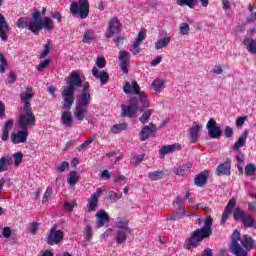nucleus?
<instances>
[{
    "label": "nucleus",
    "instance_id": "49530a36",
    "mask_svg": "<svg viewBox=\"0 0 256 256\" xmlns=\"http://www.w3.org/2000/svg\"><path fill=\"white\" fill-rule=\"evenodd\" d=\"M141 44H139V42H134L131 46H130V51L132 53V55H139L141 53Z\"/></svg>",
    "mask_w": 256,
    "mask_h": 256
},
{
    "label": "nucleus",
    "instance_id": "864d4df0",
    "mask_svg": "<svg viewBox=\"0 0 256 256\" xmlns=\"http://www.w3.org/2000/svg\"><path fill=\"white\" fill-rule=\"evenodd\" d=\"M39 222L30 223L29 231L32 235H37V231L39 230Z\"/></svg>",
    "mask_w": 256,
    "mask_h": 256
},
{
    "label": "nucleus",
    "instance_id": "dca6fc26",
    "mask_svg": "<svg viewBox=\"0 0 256 256\" xmlns=\"http://www.w3.org/2000/svg\"><path fill=\"white\" fill-rule=\"evenodd\" d=\"M155 131H157V126L153 123H150L149 126H144L139 132L140 141H147L149 137L153 136Z\"/></svg>",
    "mask_w": 256,
    "mask_h": 256
},
{
    "label": "nucleus",
    "instance_id": "20e7f679",
    "mask_svg": "<svg viewBox=\"0 0 256 256\" xmlns=\"http://www.w3.org/2000/svg\"><path fill=\"white\" fill-rule=\"evenodd\" d=\"M36 123H37V118L33 113V108H31V103L25 102L24 113L21 114L18 118L19 129L29 130L32 127H35Z\"/></svg>",
    "mask_w": 256,
    "mask_h": 256
},
{
    "label": "nucleus",
    "instance_id": "423d86ee",
    "mask_svg": "<svg viewBox=\"0 0 256 256\" xmlns=\"http://www.w3.org/2000/svg\"><path fill=\"white\" fill-rule=\"evenodd\" d=\"M89 0H79L72 2L70 5L71 15H79L80 19H87L89 17Z\"/></svg>",
    "mask_w": 256,
    "mask_h": 256
},
{
    "label": "nucleus",
    "instance_id": "c85d7f7f",
    "mask_svg": "<svg viewBox=\"0 0 256 256\" xmlns=\"http://www.w3.org/2000/svg\"><path fill=\"white\" fill-rule=\"evenodd\" d=\"M34 97H35V93H33V88L31 87L26 88V91L20 94V99L21 101H23L24 107H25V103H29V100L33 99Z\"/></svg>",
    "mask_w": 256,
    "mask_h": 256
},
{
    "label": "nucleus",
    "instance_id": "6ab92c4d",
    "mask_svg": "<svg viewBox=\"0 0 256 256\" xmlns=\"http://www.w3.org/2000/svg\"><path fill=\"white\" fill-rule=\"evenodd\" d=\"M109 221V214H107L105 210H99L96 213V225L98 229H101V227H105V225H108Z\"/></svg>",
    "mask_w": 256,
    "mask_h": 256
},
{
    "label": "nucleus",
    "instance_id": "c756f323",
    "mask_svg": "<svg viewBox=\"0 0 256 256\" xmlns=\"http://www.w3.org/2000/svg\"><path fill=\"white\" fill-rule=\"evenodd\" d=\"M28 31L37 35L41 31V20H33L28 24Z\"/></svg>",
    "mask_w": 256,
    "mask_h": 256
},
{
    "label": "nucleus",
    "instance_id": "0eeeda50",
    "mask_svg": "<svg viewBox=\"0 0 256 256\" xmlns=\"http://www.w3.org/2000/svg\"><path fill=\"white\" fill-rule=\"evenodd\" d=\"M137 111H139V98L134 96L130 99V105H121L120 117L123 119H125V117L133 119L137 117Z\"/></svg>",
    "mask_w": 256,
    "mask_h": 256
},
{
    "label": "nucleus",
    "instance_id": "cd10ccee",
    "mask_svg": "<svg viewBox=\"0 0 256 256\" xmlns=\"http://www.w3.org/2000/svg\"><path fill=\"white\" fill-rule=\"evenodd\" d=\"M191 167H193V164L190 162L187 164H183L182 166H179L177 168H174L173 172L175 173V175H178L179 177H185V175H187Z\"/></svg>",
    "mask_w": 256,
    "mask_h": 256
},
{
    "label": "nucleus",
    "instance_id": "09e8293b",
    "mask_svg": "<svg viewBox=\"0 0 256 256\" xmlns=\"http://www.w3.org/2000/svg\"><path fill=\"white\" fill-rule=\"evenodd\" d=\"M144 159H145V154L135 156L132 158V165H134V167H138V165H141Z\"/></svg>",
    "mask_w": 256,
    "mask_h": 256
},
{
    "label": "nucleus",
    "instance_id": "7ed1b4c3",
    "mask_svg": "<svg viewBox=\"0 0 256 256\" xmlns=\"http://www.w3.org/2000/svg\"><path fill=\"white\" fill-rule=\"evenodd\" d=\"M231 241V252L235 256H248L256 247V241L247 234L241 237L239 230H234Z\"/></svg>",
    "mask_w": 256,
    "mask_h": 256
},
{
    "label": "nucleus",
    "instance_id": "2f4dec72",
    "mask_svg": "<svg viewBox=\"0 0 256 256\" xmlns=\"http://www.w3.org/2000/svg\"><path fill=\"white\" fill-rule=\"evenodd\" d=\"M176 4L180 7H189L190 9H195L199 5L198 0H176Z\"/></svg>",
    "mask_w": 256,
    "mask_h": 256
},
{
    "label": "nucleus",
    "instance_id": "ea45409f",
    "mask_svg": "<svg viewBox=\"0 0 256 256\" xmlns=\"http://www.w3.org/2000/svg\"><path fill=\"white\" fill-rule=\"evenodd\" d=\"M125 129H127L126 123L115 124L111 127V133H114V134L121 133V131H125Z\"/></svg>",
    "mask_w": 256,
    "mask_h": 256
},
{
    "label": "nucleus",
    "instance_id": "79ce46f5",
    "mask_svg": "<svg viewBox=\"0 0 256 256\" xmlns=\"http://www.w3.org/2000/svg\"><path fill=\"white\" fill-rule=\"evenodd\" d=\"M164 85L165 82H163V80L156 79L152 82V87L156 93H161V89H163Z\"/></svg>",
    "mask_w": 256,
    "mask_h": 256
},
{
    "label": "nucleus",
    "instance_id": "412c9836",
    "mask_svg": "<svg viewBox=\"0 0 256 256\" xmlns=\"http://www.w3.org/2000/svg\"><path fill=\"white\" fill-rule=\"evenodd\" d=\"M207 179H209V170H204L196 175L194 184L196 187H205L207 185Z\"/></svg>",
    "mask_w": 256,
    "mask_h": 256
},
{
    "label": "nucleus",
    "instance_id": "052dcab7",
    "mask_svg": "<svg viewBox=\"0 0 256 256\" xmlns=\"http://www.w3.org/2000/svg\"><path fill=\"white\" fill-rule=\"evenodd\" d=\"M94 139L93 138H88L86 141H84V143H82L79 147H78V151H83V149H85L86 147H89V145H91V143H93Z\"/></svg>",
    "mask_w": 256,
    "mask_h": 256
},
{
    "label": "nucleus",
    "instance_id": "39448f33",
    "mask_svg": "<svg viewBox=\"0 0 256 256\" xmlns=\"http://www.w3.org/2000/svg\"><path fill=\"white\" fill-rule=\"evenodd\" d=\"M234 221H241L245 229H255V216L246 214L241 208L236 207L233 212Z\"/></svg>",
    "mask_w": 256,
    "mask_h": 256
},
{
    "label": "nucleus",
    "instance_id": "4d7b16f0",
    "mask_svg": "<svg viewBox=\"0 0 256 256\" xmlns=\"http://www.w3.org/2000/svg\"><path fill=\"white\" fill-rule=\"evenodd\" d=\"M121 181H123V185H125V183H127V178L123 174L118 173L117 176L114 177L113 182L121 183Z\"/></svg>",
    "mask_w": 256,
    "mask_h": 256
},
{
    "label": "nucleus",
    "instance_id": "c03bdc74",
    "mask_svg": "<svg viewBox=\"0 0 256 256\" xmlns=\"http://www.w3.org/2000/svg\"><path fill=\"white\" fill-rule=\"evenodd\" d=\"M15 167H19L23 163V152H17L13 155Z\"/></svg>",
    "mask_w": 256,
    "mask_h": 256
},
{
    "label": "nucleus",
    "instance_id": "bf43d9fd",
    "mask_svg": "<svg viewBox=\"0 0 256 256\" xmlns=\"http://www.w3.org/2000/svg\"><path fill=\"white\" fill-rule=\"evenodd\" d=\"M65 169H69V162H62L60 166H57L56 171L57 173H63Z\"/></svg>",
    "mask_w": 256,
    "mask_h": 256
},
{
    "label": "nucleus",
    "instance_id": "de8ad7c7",
    "mask_svg": "<svg viewBox=\"0 0 256 256\" xmlns=\"http://www.w3.org/2000/svg\"><path fill=\"white\" fill-rule=\"evenodd\" d=\"M51 195H53V188L51 186H48L43 195L42 203H47V201H49V199L51 198Z\"/></svg>",
    "mask_w": 256,
    "mask_h": 256
},
{
    "label": "nucleus",
    "instance_id": "9d476101",
    "mask_svg": "<svg viewBox=\"0 0 256 256\" xmlns=\"http://www.w3.org/2000/svg\"><path fill=\"white\" fill-rule=\"evenodd\" d=\"M206 128L211 139H219V137H221V133H223L221 131V127L217 126V122L213 118L209 119L206 124Z\"/></svg>",
    "mask_w": 256,
    "mask_h": 256
},
{
    "label": "nucleus",
    "instance_id": "6e6d98bb",
    "mask_svg": "<svg viewBox=\"0 0 256 256\" xmlns=\"http://www.w3.org/2000/svg\"><path fill=\"white\" fill-rule=\"evenodd\" d=\"M190 27L187 23H181L180 24V33L182 35H189Z\"/></svg>",
    "mask_w": 256,
    "mask_h": 256
},
{
    "label": "nucleus",
    "instance_id": "69168bd1",
    "mask_svg": "<svg viewBox=\"0 0 256 256\" xmlns=\"http://www.w3.org/2000/svg\"><path fill=\"white\" fill-rule=\"evenodd\" d=\"M85 231H86V233H85L86 239L89 241L90 239L93 238V230H92L91 226L88 225L86 227Z\"/></svg>",
    "mask_w": 256,
    "mask_h": 256
},
{
    "label": "nucleus",
    "instance_id": "f257e3e1",
    "mask_svg": "<svg viewBox=\"0 0 256 256\" xmlns=\"http://www.w3.org/2000/svg\"><path fill=\"white\" fill-rule=\"evenodd\" d=\"M69 81L66 86L61 88V96L64 101L62 109H71L75 103V91L77 87H83L78 96L74 109V117L76 121H83L87 117L88 107L91 105V84L81 80V75L77 72H71L68 76Z\"/></svg>",
    "mask_w": 256,
    "mask_h": 256
},
{
    "label": "nucleus",
    "instance_id": "e2e57ef3",
    "mask_svg": "<svg viewBox=\"0 0 256 256\" xmlns=\"http://www.w3.org/2000/svg\"><path fill=\"white\" fill-rule=\"evenodd\" d=\"M224 135L227 139H231V137H233V128H231V126H226L224 129Z\"/></svg>",
    "mask_w": 256,
    "mask_h": 256
},
{
    "label": "nucleus",
    "instance_id": "0e129e2a",
    "mask_svg": "<svg viewBox=\"0 0 256 256\" xmlns=\"http://www.w3.org/2000/svg\"><path fill=\"white\" fill-rule=\"evenodd\" d=\"M11 228L9 226H6L3 228L2 230V235L5 239H9V237H11Z\"/></svg>",
    "mask_w": 256,
    "mask_h": 256
},
{
    "label": "nucleus",
    "instance_id": "6e6552de",
    "mask_svg": "<svg viewBox=\"0 0 256 256\" xmlns=\"http://www.w3.org/2000/svg\"><path fill=\"white\" fill-rule=\"evenodd\" d=\"M132 89L136 95H138V100L141 103L140 111H145V109L150 107L149 100L147 99V93L141 91V87L136 80L132 81Z\"/></svg>",
    "mask_w": 256,
    "mask_h": 256
},
{
    "label": "nucleus",
    "instance_id": "a878e982",
    "mask_svg": "<svg viewBox=\"0 0 256 256\" xmlns=\"http://www.w3.org/2000/svg\"><path fill=\"white\" fill-rule=\"evenodd\" d=\"M199 131H201V126L194 123V125L190 128L189 132L191 143H197V141H199Z\"/></svg>",
    "mask_w": 256,
    "mask_h": 256
},
{
    "label": "nucleus",
    "instance_id": "4be33fe9",
    "mask_svg": "<svg viewBox=\"0 0 256 256\" xmlns=\"http://www.w3.org/2000/svg\"><path fill=\"white\" fill-rule=\"evenodd\" d=\"M181 144H172L163 146L159 150L160 157H165V155H169V153H175V151H180Z\"/></svg>",
    "mask_w": 256,
    "mask_h": 256
},
{
    "label": "nucleus",
    "instance_id": "5fc2aeb1",
    "mask_svg": "<svg viewBox=\"0 0 256 256\" xmlns=\"http://www.w3.org/2000/svg\"><path fill=\"white\" fill-rule=\"evenodd\" d=\"M245 121H247V116H240L236 119V127L237 129H241L243 125H245Z\"/></svg>",
    "mask_w": 256,
    "mask_h": 256
},
{
    "label": "nucleus",
    "instance_id": "58836bf2",
    "mask_svg": "<svg viewBox=\"0 0 256 256\" xmlns=\"http://www.w3.org/2000/svg\"><path fill=\"white\" fill-rule=\"evenodd\" d=\"M95 40V32L93 30L89 29L86 30L84 33V37L82 39L83 43H91V41Z\"/></svg>",
    "mask_w": 256,
    "mask_h": 256
},
{
    "label": "nucleus",
    "instance_id": "72a5a7b5",
    "mask_svg": "<svg viewBox=\"0 0 256 256\" xmlns=\"http://www.w3.org/2000/svg\"><path fill=\"white\" fill-rule=\"evenodd\" d=\"M116 227L119 230H131V228H129V220L122 217L116 219Z\"/></svg>",
    "mask_w": 256,
    "mask_h": 256
},
{
    "label": "nucleus",
    "instance_id": "2eb2a0df",
    "mask_svg": "<svg viewBox=\"0 0 256 256\" xmlns=\"http://www.w3.org/2000/svg\"><path fill=\"white\" fill-rule=\"evenodd\" d=\"M215 174L218 177H221V175L229 177V175H231V158H227L225 162L219 164L216 168Z\"/></svg>",
    "mask_w": 256,
    "mask_h": 256
},
{
    "label": "nucleus",
    "instance_id": "393cba45",
    "mask_svg": "<svg viewBox=\"0 0 256 256\" xmlns=\"http://www.w3.org/2000/svg\"><path fill=\"white\" fill-rule=\"evenodd\" d=\"M243 45L246 47V50L251 55H256V39L245 38L243 40Z\"/></svg>",
    "mask_w": 256,
    "mask_h": 256
},
{
    "label": "nucleus",
    "instance_id": "f704fd0d",
    "mask_svg": "<svg viewBox=\"0 0 256 256\" xmlns=\"http://www.w3.org/2000/svg\"><path fill=\"white\" fill-rule=\"evenodd\" d=\"M169 43H171V37L160 38V39L155 43V49H156V51H159L160 49H163V47H169Z\"/></svg>",
    "mask_w": 256,
    "mask_h": 256
},
{
    "label": "nucleus",
    "instance_id": "7c9ffc66",
    "mask_svg": "<svg viewBox=\"0 0 256 256\" xmlns=\"http://www.w3.org/2000/svg\"><path fill=\"white\" fill-rule=\"evenodd\" d=\"M42 29H44V31H53V29H55L53 20L49 17H44L43 20H41V31Z\"/></svg>",
    "mask_w": 256,
    "mask_h": 256
},
{
    "label": "nucleus",
    "instance_id": "1a4fd4ad",
    "mask_svg": "<svg viewBox=\"0 0 256 256\" xmlns=\"http://www.w3.org/2000/svg\"><path fill=\"white\" fill-rule=\"evenodd\" d=\"M65 237V232L62 230H57V227H52L47 236V243L51 246L59 245Z\"/></svg>",
    "mask_w": 256,
    "mask_h": 256
},
{
    "label": "nucleus",
    "instance_id": "f03ea898",
    "mask_svg": "<svg viewBox=\"0 0 256 256\" xmlns=\"http://www.w3.org/2000/svg\"><path fill=\"white\" fill-rule=\"evenodd\" d=\"M213 218L208 216L204 221V226L202 228H198L194 230L187 241L184 243V249L188 251L190 249H197L201 243H203L204 239H209L213 235Z\"/></svg>",
    "mask_w": 256,
    "mask_h": 256
},
{
    "label": "nucleus",
    "instance_id": "774afa93",
    "mask_svg": "<svg viewBox=\"0 0 256 256\" xmlns=\"http://www.w3.org/2000/svg\"><path fill=\"white\" fill-rule=\"evenodd\" d=\"M75 208V203H69V202H64V209H66V211H73V209Z\"/></svg>",
    "mask_w": 256,
    "mask_h": 256
},
{
    "label": "nucleus",
    "instance_id": "338daca9",
    "mask_svg": "<svg viewBox=\"0 0 256 256\" xmlns=\"http://www.w3.org/2000/svg\"><path fill=\"white\" fill-rule=\"evenodd\" d=\"M52 19H56L58 23H61L63 21V17L61 16V12L55 11L52 13Z\"/></svg>",
    "mask_w": 256,
    "mask_h": 256
},
{
    "label": "nucleus",
    "instance_id": "f3484780",
    "mask_svg": "<svg viewBox=\"0 0 256 256\" xmlns=\"http://www.w3.org/2000/svg\"><path fill=\"white\" fill-rule=\"evenodd\" d=\"M101 193H103V191L101 189H98L96 193L91 195L90 201L87 204L88 213H93V211H97V205H99V197H101Z\"/></svg>",
    "mask_w": 256,
    "mask_h": 256
},
{
    "label": "nucleus",
    "instance_id": "37998d69",
    "mask_svg": "<svg viewBox=\"0 0 256 256\" xmlns=\"http://www.w3.org/2000/svg\"><path fill=\"white\" fill-rule=\"evenodd\" d=\"M17 28L18 29H28L29 23L27 22V17H21L17 20L16 22Z\"/></svg>",
    "mask_w": 256,
    "mask_h": 256
},
{
    "label": "nucleus",
    "instance_id": "4c0bfd02",
    "mask_svg": "<svg viewBox=\"0 0 256 256\" xmlns=\"http://www.w3.org/2000/svg\"><path fill=\"white\" fill-rule=\"evenodd\" d=\"M151 115H153V109L145 110L142 114V116L139 118V121L145 125V123L149 122V119H151Z\"/></svg>",
    "mask_w": 256,
    "mask_h": 256
},
{
    "label": "nucleus",
    "instance_id": "f8f14e48",
    "mask_svg": "<svg viewBox=\"0 0 256 256\" xmlns=\"http://www.w3.org/2000/svg\"><path fill=\"white\" fill-rule=\"evenodd\" d=\"M119 61H120V69L122 71V73H124L125 75H127V73H129V63L131 60V56L129 55L128 51L125 50H121L119 52Z\"/></svg>",
    "mask_w": 256,
    "mask_h": 256
},
{
    "label": "nucleus",
    "instance_id": "4468645a",
    "mask_svg": "<svg viewBox=\"0 0 256 256\" xmlns=\"http://www.w3.org/2000/svg\"><path fill=\"white\" fill-rule=\"evenodd\" d=\"M236 205L237 200L235 198H231L228 201L224 213L221 216L220 225H225V223H227V219H229V216L233 213V209H235Z\"/></svg>",
    "mask_w": 256,
    "mask_h": 256
},
{
    "label": "nucleus",
    "instance_id": "c9c22d12",
    "mask_svg": "<svg viewBox=\"0 0 256 256\" xmlns=\"http://www.w3.org/2000/svg\"><path fill=\"white\" fill-rule=\"evenodd\" d=\"M165 177V171L163 170H157L149 172L148 178L150 181H159V179H163Z\"/></svg>",
    "mask_w": 256,
    "mask_h": 256
},
{
    "label": "nucleus",
    "instance_id": "a211bd4d",
    "mask_svg": "<svg viewBox=\"0 0 256 256\" xmlns=\"http://www.w3.org/2000/svg\"><path fill=\"white\" fill-rule=\"evenodd\" d=\"M11 31V27H9V24H7V20H5V16L0 13V38L2 41H7L9 37L7 34Z\"/></svg>",
    "mask_w": 256,
    "mask_h": 256
},
{
    "label": "nucleus",
    "instance_id": "473e14b6",
    "mask_svg": "<svg viewBox=\"0 0 256 256\" xmlns=\"http://www.w3.org/2000/svg\"><path fill=\"white\" fill-rule=\"evenodd\" d=\"M63 125L66 127H73V117L71 116V112L64 111L61 115Z\"/></svg>",
    "mask_w": 256,
    "mask_h": 256
},
{
    "label": "nucleus",
    "instance_id": "bb28decb",
    "mask_svg": "<svg viewBox=\"0 0 256 256\" xmlns=\"http://www.w3.org/2000/svg\"><path fill=\"white\" fill-rule=\"evenodd\" d=\"M13 158L11 156H3L0 158V173H5V171H9V167H11V163Z\"/></svg>",
    "mask_w": 256,
    "mask_h": 256
},
{
    "label": "nucleus",
    "instance_id": "b1692460",
    "mask_svg": "<svg viewBox=\"0 0 256 256\" xmlns=\"http://www.w3.org/2000/svg\"><path fill=\"white\" fill-rule=\"evenodd\" d=\"M249 136V130H245L242 135L238 138V140L234 143L232 147L233 151H238L241 147H245L247 143V137Z\"/></svg>",
    "mask_w": 256,
    "mask_h": 256
},
{
    "label": "nucleus",
    "instance_id": "e433bc0d",
    "mask_svg": "<svg viewBox=\"0 0 256 256\" xmlns=\"http://www.w3.org/2000/svg\"><path fill=\"white\" fill-rule=\"evenodd\" d=\"M76 183H79V176L76 171H71L68 177V185L75 187Z\"/></svg>",
    "mask_w": 256,
    "mask_h": 256
},
{
    "label": "nucleus",
    "instance_id": "603ef678",
    "mask_svg": "<svg viewBox=\"0 0 256 256\" xmlns=\"http://www.w3.org/2000/svg\"><path fill=\"white\" fill-rule=\"evenodd\" d=\"M51 65V60L46 59L42 62H40V64L38 66H36L37 71H43V69H46V67H49Z\"/></svg>",
    "mask_w": 256,
    "mask_h": 256
},
{
    "label": "nucleus",
    "instance_id": "3c124183",
    "mask_svg": "<svg viewBox=\"0 0 256 256\" xmlns=\"http://www.w3.org/2000/svg\"><path fill=\"white\" fill-rule=\"evenodd\" d=\"M146 38H147V32L145 30H140L135 42L141 45Z\"/></svg>",
    "mask_w": 256,
    "mask_h": 256
},
{
    "label": "nucleus",
    "instance_id": "680f3d73",
    "mask_svg": "<svg viewBox=\"0 0 256 256\" xmlns=\"http://www.w3.org/2000/svg\"><path fill=\"white\" fill-rule=\"evenodd\" d=\"M174 205L177 207H183L185 205V200H183V196L178 195L174 201Z\"/></svg>",
    "mask_w": 256,
    "mask_h": 256
},
{
    "label": "nucleus",
    "instance_id": "a18cd8bd",
    "mask_svg": "<svg viewBox=\"0 0 256 256\" xmlns=\"http://www.w3.org/2000/svg\"><path fill=\"white\" fill-rule=\"evenodd\" d=\"M49 53H51V43L48 42L44 45V50L39 55V59H45V57H47Z\"/></svg>",
    "mask_w": 256,
    "mask_h": 256
},
{
    "label": "nucleus",
    "instance_id": "9b49d317",
    "mask_svg": "<svg viewBox=\"0 0 256 256\" xmlns=\"http://www.w3.org/2000/svg\"><path fill=\"white\" fill-rule=\"evenodd\" d=\"M121 31V22L119 21V18L113 17L110 19L109 24H108V29L105 33V37L107 39L113 37L116 33H119Z\"/></svg>",
    "mask_w": 256,
    "mask_h": 256
},
{
    "label": "nucleus",
    "instance_id": "a19ab883",
    "mask_svg": "<svg viewBox=\"0 0 256 256\" xmlns=\"http://www.w3.org/2000/svg\"><path fill=\"white\" fill-rule=\"evenodd\" d=\"M256 172V166L253 163L247 164L245 167V175L247 177H254Z\"/></svg>",
    "mask_w": 256,
    "mask_h": 256
},
{
    "label": "nucleus",
    "instance_id": "13d9d810",
    "mask_svg": "<svg viewBox=\"0 0 256 256\" xmlns=\"http://www.w3.org/2000/svg\"><path fill=\"white\" fill-rule=\"evenodd\" d=\"M96 65L99 67V69H103L107 65V60H105L103 57H98L96 60Z\"/></svg>",
    "mask_w": 256,
    "mask_h": 256
},
{
    "label": "nucleus",
    "instance_id": "8fccbe9b",
    "mask_svg": "<svg viewBox=\"0 0 256 256\" xmlns=\"http://www.w3.org/2000/svg\"><path fill=\"white\" fill-rule=\"evenodd\" d=\"M0 73H3L5 69H7V58H5V55L3 53H0Z\"/></svg>",
    "mask_w": 256,
    "mask_h": 256
},
{
    "label": "nucleus",
    "instance_id": "aec40b11",
    "mask_svg": "<svg viewBox=\"0 0 256 256\" xmlns=\"http://www.w3.org/2000/svg\"><path fill=\"white\" fill-rule=\"evenodd\" d=\"M92 75L100 80L101 85H107V83H109V73H107V71L99 72V69L94 66L92 68Z\"/></svg>",
    "mask_w": 256,
    "mask_h": 256
},
{
    "label": "nucleus",
    "instance_id": "ddd939ff",
    "mask_svg": "<svg viewBox=\"0 0 256 256\" xmlns=\"http://www.w3.org/2000/svg\"><path fill=\"white\" fill-rule=\"evenodd\" d=\"M21 130L17 133L11 134V141L14 145H19V143H25L27 137H29V130L26 128H20Z\"/></svg>",
    "mask_w": 256,
    "mask_h": 256
},
{
    "label": "nucleus",
    "instance_id": "5701e85b",
    "mask_svg": "<svg viewBox=\"0 0 256 256\" xmlns=\"http://www.w3.org/2000/svg\"><path fill=\"white\" fill-rule=\"evenodd\" d=\"M132 230H117L115 234V241L118 245H123L127 241L128 235H131Z\"/></svg>",
    "mask_w": 256,
    "mask_h": 256
}]
</instances>
